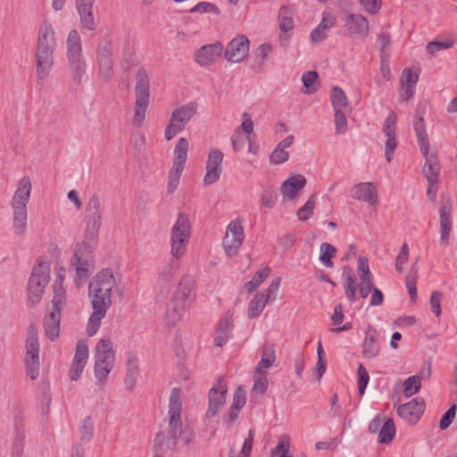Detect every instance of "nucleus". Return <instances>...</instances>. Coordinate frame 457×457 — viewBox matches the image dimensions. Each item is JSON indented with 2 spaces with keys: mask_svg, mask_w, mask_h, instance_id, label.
Instances as JSON below:
<instances>
[{
  "mask_svg": "<svg viewBox=\"0 0 457 457\" xmlns=\"http://www.w3.org/2000/svg\"><path fill=\"white\" fill-rule=\"evenodd\" d=\"M116 286V279L111 269L99 271L89 283L88 291L93 312L87 322V333L94 336L100 328L102 320L112 305L111 294Z\"/></svg>",
  "mask_w": 457,
  "mask_h": 457,
  "instance_id": "obj_1",
  "label": "nucleus"
},
{
  "mask_svg": "<svg viewBox=\"0 0 457 457\" xmlns=\"http://www.w3.org/2000/svg\"><path fill=\"white\" fill-rule=\"evenodd\" d=\"M31 181L29 177H23L18 183V187L12 200L13 210V230L18 236H23L26 231L28 212L27 204L31 192Z\"/></svg>",
  "mask_w": 457,
  "mask_h": 457,
  "instance_id": "obj_3",
  "label": "nucleus"
},
{
  "mask_svg": "<svg viewBox=\"0 0 457 457\" xmlns=\"http://www.w3.org/2000/svg\"><path fill=\"white\" fill-rule=\"evenodd\" d=\"M49 280L50 264L47 261L39 257L37 259L28 281V300L32 305L40 302Z\"/></svg>",
  "mask_w": 457,
  "mask_h": 457,
  "instance_id": "obj_4",
  "label": "nucleus"
},
{
  "mask_svg": "<svg viewBox=\"0 0 457 457\" xmlns=\"http://www.w3.org/2000/svg\"><path fill=\"white\" fill-rule=\"evenodd\" d=\"M425 157V164L422 168L423 175L427 180H437L440 172V164L436 154L429 153V148L420 150Z\"/></svg>",
  "mask_w": 457,
  "mask_h": 457,
  "instance_id": "obj_28",
  "label": "nucleus"
},
{
  "mask_svg": "<svg viewBox=\"0 0 457 457\" xmlns=\"http://www.w3.org/2000/svg\"><path fill=\"white\" fill-rule=\"evenodd\" d=\"M421 383L419 377L411 376L403 381V395L406 397H411L420 389Z\"/></svg>",
  "mask_w": 457,
  "mask_h": 457,
  "instance_id": "obj_50",
  "label": "nucleus"
},
{
  "mask_svg": "<svg viewBox=\"0 0 457 457\" xmlns=\"http://www.w3.org/2000/svg\"><path fill=\"white\" fill-rule=\"evenodd\" d=\"M378 331L371 325H369L362 343V355L364 358H374L379 354L380 347L378 344Z\"/></svg>",
  "mask_w": 457,
  "mask_h": 457,
  "instance_id": "obj_27",
  "label": "nucleus"
},
{
  "mask_svg": "<svg viewBox=\"0 0 457 457\" xmlns=\"http://www.w3.org/2000/svg\"><path fill=\"white\" fill-rule=\"evenodd\" d=\"M96 242L84 239L75 246L74 253L71 261V267L76 271L75 283L78 287L90 275L89 269L94 264L93 250Z\"/></svg>",
  "mask_w": 457,
  "mask_h": 457,
  "instance_id": "obj_5",
  "label": "nucleus"
},
{
  "mask_svg": "<svg viewBox=\"0 0 457 457\" xmlns=\"http://www.w3.org/2000/svg\"><path fill=\"white\" fill-rule=\"evenodd\" d=\"M139 375V367H138V358L134 353H129L127 365H126V377L124 379V384L126 389L132 391L137 381V377Z\"/></svg>",
  "mask_w": 457,
  "mask_h": 457,
  "instance_id": "obj_32",
  "label": "nucleus"
},
{
  "mask_svg": "<svg viewBox=\"0 0 457 457\" xmlns=\"http://www.w3.org/2000/svg\"><path fill=\"white\" fill-rule=\"evenodd\" d=\"M190 12H201V13H206V12H212L216 15H220V12L218 6L215 4L209 3V2H200L196 5H195L191 10Z\"/></svg>",
  "mask_w": 457,
  "mask_h": 457,
  "instance_id": "obj_60",
  "label": "nucleus"
},
{
  "mask_svg": "<svg viewBox=\"0 0 457 457\" xmlns=\"http://www.w3.org/2000/svg\"><path fill=\"white\" fill-rule=\"evenodd\" d=\"M228 392L227 384L222 378L209 391V404L205 413L206 419L214 418L223 408Z\"/></svg>",
  "mask_w": 457,
  "mask_h": 457,
  "instance_id": "obj_15",
  "label": "nucleus"
},
{
  "mask_svg": "<svg viewBox=\"0 0 457 457\" xmlns=\"http://www.w3.org/2000/svg\"><path fill=\"white\" fill-rule=\"evenodd\" d=\"M245 239L244 228L239 220H231L223 237V248L229 257L235 255Z\"/></svg>",
  "mask_w": 457,
  "mask_h": 457,
  "instance_id": "obj_14",
  "label": "nucleus"
},
{
  "mask_svg": "<svg viewBox=\"0 0 457 457\" xmlns=\"http://www.w3.org/2000/svg\"><path fill=\"white\" fill-rule=\"evenodd\" d=\"M84 220L102 221L101 201L98 195H92L86 207Z\"/></svg>",
  "mask_w": 457,
  "mask_h": 457,
  "instance_id": "obj_38",
  "label": "nucleus"
},
{
  "mask_svg": "<svg viewBox=\"0 0 457 457\" xmlns=\"http://www.w3.org/2000/svg\"><path fill=\"white\" fill-rule=\"evenodd\" d=\"M136 102L133 124L141 127L145 119V112L150 101V82L148 74L144 68H140L136 75Z\"/></svg>",
  "mask_w": 457,
  "mask_h": 457,
  "instance_id": "obj_6",
  "label": "nucleus"
},
{
  "mask_svg": "<svg viewBox=\"0 0 457 457\" xmlns=\"http://www.w3.org/2000/svg\"><path fill=\"white\" fill-rule=\"evenodd\" d=\"M355 200H362L372 206L378 204V194L372 182H361L353 186L350 191Z\"/></svg>",
  "mask_w": 457,
  "mask_h": 457,
  "instance_id": "obj_23",
  "label": "nucleus"
},
{
  "mask_svg": "<svg viewBox=\"0 0 457 457\" xmlns=\"http://www.w3.org/2000/svg\"><path fill=\"white\" fill-rule=\"evenodd\" d=\"M254 384L253 390L257 393L262 395L268 388V379L266 377L265 371L254 370Z\"/></svg>",
  "mask_w": 457,
  "mask_h": 457,
  "instance_id": "obj_53",
  "label": "nucleus"
},
{
  "mask_svg": "<svg viewBox=\"0 0 457 457\" xmlns=\"http://www.w3.org/2000/svg\"><path fill=\"white\" fill-rule=\"evenodd\" d=\"M272 47L270 44H262L254 52V59L258 66L261 67L266 57L270 54Z\"/></svg>",
  "mask_w": 457,
  "mask_h": 457,
  "instance_id": "obj_62",
  "label": "nucleus"
},
{
  "mask_svg": "<svg viewBox=\"0 0 457 457\" xmlns=\"http://www.w3.org/2000/svg\"><path fill=\"white\" fill-rule=\"evenodd\" d=\"M401 80L403 85L415 87L419 80V73L412 72L411 68H405L403 71Z\"/></svg>",
  "mask_w": 457,
  "mask_h": 457,
  "instance_id": "obj_64",
  "label": "nucleus"
},
{
  "mask_svg": "<svg viewBox=\"0 0 457 457\" xmlns=\"http://www.w3.org/2000/svg\"><path fill=\"white\" fill-rule=\"evenodd\" d=\"M425 411V402L420 397H416L409 403L401 404L397 408L398 415L403 420L413 423L420 420Z\"/></svg>",
  "mask_w": 457,
  "mask_h": 457,
  "instance_id": "obj_22",
  "label": "nucleus"
},
{
  "mask_svg": "<svg viewBox=\"0 0 457 457\" xmlns=\"http://www.w3.org/2000/svg\"><path fill=\"white\" fill-rule=\"evenodd\" d=\"M289 448V437L287 436H283L277 446L271 451V456L275 457L276 455H278V457H294L293 455L288 454Z\"/></svg>",
  "mask_w": 457,
  "mask_h": 457,
  "instance_id": "obj_54",
  "label": "nucleus"
},
{
  "mask_svg": "<svg viewBox=\"0 0 457 457\" xmlns=\"http://www.w3.org/2000/svg\"><path fill=\"white\" fill-rule=\"evenodd\" d=\"M223 154L220 150L213 148L208 154L206 162V173L204 178V184L210 186L219 180L222 172L221 163Z\"/></svg>",
  "mask_w": 457,
  "mask_h": 457,
  "instance_id": "obj_17",
  "label": "nucleus"
},
{
  "mask_svg": "<svg viewBox=\"0 0 457 457\" xmlns=\"http://www.w3.org/2000/svg\"><path fill=\"white\" fill-rule=\"evenodd\" d=\"M395 436V427L392 419L386 420L379 430L378 442L390 443Z\"/></svg>",
  "mask_w": 457,
  "mask_h": 457,
  "instance_id": "obj_44",
  "label": "nucleus"
},
{
  "mask_svg": "<svg viewBox=\"0 0 457 457\" xmlns=\"http://www.w3.org/2000/svg\"><path fill=\"white\" fill-rule=\"evenodd\" d=\"M268 302L269 295H256L255 297L250 302L248 306L249 318L254 319L259 317Z\"/></svg>",
  "mask_w": 457,
  "mask_h": 457,
  "instance_id": "obj_42",
  "label": "nucleus"
},
{
  "mask_svg": "<svg viewBox=\"0 0 457 457\" xmlns=\"http://www.w3.org/2000/svg\"><path fill=\"white\" fill-rule=\"evenodd\" d=\"M79 431L81 443H87L92 439L94 435V423L91 417L87 416L83 420Z\"/></svg>",
  "mask_w": 457,
  "mask_h": 457,
  "instance_id": "obj_47",
  "label": "nucleus"
},
{
  "mask_svg": "<svg viewBox=\"0 0 457 457\" xmlns=\"http://www.w3.org/2000/svg\"><path fill=\"white\" fill-rule=\"evenodd\" d=\"M66 48L68 60L83 58L81 37L76 29H71L69 32L66 39Z\"/></svg>",
  "mask_w": 457,
  "mask_h": 457,
  "instance_id": "obj_33",
  "label": "nucleus"
},
{
  "mask_svg": "<svg viewBox=\"0 0 457 457\" xmlns=\"http://www.w3.org/2000/svg\"><path fill=\"white\" fill-rule=\"evenodd\" d=\"M276 360L275 349L271 345H265L262 349V358L258 362L255 370L264 371V369L270 368Z\"/></svg>",
  "mask_w": 457,
  "mask_h": 457,
  "instance_id": "obj_40",
  "label": "nucleus"
},
{
  "mask_svg": "<svg viewBox=\"0 0 457 457\" xmlns=\"http://www.w3.org/2000/svg\"><path fill=\"white\" fill-rule=\"evenodd\" d=\"M318 79V73L316 71H306L302 76V81L306 90L305 93L312 94L316 92V87L313 86L314 82Z\"/></svg>",
  "mask_w": 457,
  "mask_h": 457,
  "instance_id": "obj_56",
  "label": "nucleus"
},
{
  "mask_svg": "<svg viewBox=\"0 0 457 457\" xmlns=\"http://www.w3.org/2000/svg\"><path fill=\"white\" fill-rule=\"evenodd\" d=\"M418 278V267L417 262H415L411 269L408 271L406 276V287L408 289V293L411 299H416L417 297V288H416V280Z\"/></svg>",
  "mask_w": 457,
  "mask_h": 457,
  "instance_id": "obj_46",
  "label": "nucleus"
},
{
  "mask_svg": "<svg viewBox=\"0 0 457 457\" xmlns=\"http://www.w3.org/2000/svg\"><path fill=\"white\" fill-rule=\"evenodd\" d=\"M331 103L335 110H342L349 106L348 99L344 90L337 86L332 87Z\"/></svg>",
  "mask_w": 457,
  "mask_h": 457,
  "instance_id": "obj_43",
  "label": "nucleus"
},
{
  "mask_svg": "<svg viewBox=\"0 0 457 457\" xmlns=\"http://www.w3.org/2000/svg\"><path fill=\"white\" fill-rule=\"evenodd\" d=\"M306 185V179L304 176L298 174L290 176L281 186V194L284 198L292 200L295 198L299 190Z\"/></svg>",
  "mask_w": 457,
  "mask_h": 457,
  "instance_id": "obj_29",
  "label": "nucleus"
},
{
  "mask_svg": "<svg viewBox=\"0 0 457 457\" xmlns=\"http://www.w3.org/2000/svg\"><path fill=\"white\" fill-rule=\"evenodd\" d=\"M231 140L233 149L239 151L244 147L246 140L250 142V137L245 136L240 128H237L232 134Z\"/></svg>",
  "mask_w": 457,
  "mask_h": 457,
  "instance_id": "obj_55",
  "label": "nucleus"
},
{
  "mask_svg": "<svg viewBox=\"0 0 457 457\" xmlns=\"http://www.w3.org/2000/svg\"><path fill=\"white\" fill-rule=\"evenodd\" d=\"M270 270L265 268L258 270L253 278L245 285V288L248 293L255 291V289L263 282V280L270 275Z\"/></svg>",
  "mask_w": 457,
  "mask_h": 457,
  "instance_id": "obj_49",
  "label": "nucleus"
},
{
  "mask_svg": "<svg viewBox=\"0 0 457 457\" xmlns=\"http://www.w3.org/2000/svg\"><path fill=\"white\" fill-rule=\"evenodd\" d=\"M294 140V136L290 135L280 141L270 154V162L272 164H281L287 162L289 158V154L286 149L292 145Z\"/></svg>",
  "mask_w": 457,
  "mask_h": 457,
  "instance_id": "obj_34",
  "label": "nucleus"
},
{
  "mask_svg": "<svg viewBox=\"0 0 457 457\" xmlns=\"http://www.w3.org/2000/svg\"><path fill=\"white\" fill-rule=\"evenodd\" d=\"M115 354L110 338H102L96 346L95 375L100 384H104L114 365Z\"/></svg>",
  "mask_w": 457,
  "mask_h": 457,
  "instance_id": "obj_7",
  "label": "nucleus"
},
{
  "mask_svg": "<svg viewBox=\"0 0 457 457\" xmlns=\"http://www.w3.org/2000/svg\"><path fill=\"white\" fill-rule=\"evenodd\" d=\"M278 20L281 32L287 34L294 29L293 12L289 7L284 5L280 8Z\"/></svg>",
  "mask_w": 457,
  "mask_h": 457,
  "instance_id": "obj_41",
  "label": "nucleus"
},
{
  "mask_svg": "<svg viewBox=\"0 0 457 457\" xmlns=\"http://www.w3.org/2000/svg\"><path fill=\"white\" fill-rule=\"evenodd\" d=\"M335 126L337 134H342L347 129L346 116L342 110H335Z\"/></svg>",
  "mask_w": 457,
  "mask_h": 457,
  "instance_id": "obj_63",
  "label": "nucleus"
},
{
  "mask_svg": "<svg viewBox=\"0 0 457 457\" xmlns=\"http://www.w3.org/2000/svg\"><path fill=\"white\" fill-rule=\"evenodd\" d=\"M232 317L228 314L220 319L214 337V345L216 346H223L229 339L233 328Z\"/></svg>",
  "mask_w": 457,
  "mask_h": 457,
  "instance_id": "obj_31",
  "label": "nucleus"
},
{
  "mask_svg": "<svg viewBox=\"0 0 457 457\" xmlns=\"http://www.w3.org/2000/svg\"><path fill=\"white\" fill-rule=\"evenodd\" d=\"M189 303L172 297L170 307L166 312V320L170 325L174 326L181 320Z\"/></svg>",
  "mask_w": 457,
  "mask_h": 457,
  "instance_id": "obj_35",
  "label": "nucleus"
},
{
  "mask_svg": "<svg viewBox=\"0 0 457 457\" xmlns=\"http://www.w3.org/2000/svg\"><path fill=\"white\" fill-rule=\"evenodd\" d=\"M195 287V278L193 276L185 275L180 279L178 289L173 295L174 298L179 299L180 301L188 303L190 304L191 302V294Z\"/></svg>",
  "mask_w": 457,
  "mask_h": 457,
  "instance_id": "obj_36",
  "label": "nucleus"
},
{
  "mask_svg": "<svg viewBox=\"0 0 457 457\" xmlns=\"http://www.w3.org/2000/svg\"><path fill=\"white\" fill-rule=\"evenodd\" d=\"M55 32L50 21H44L39 25L36 48L55 49Z\"/></svg>",
  "mask_w": 457,
  "mask_h": 457,
  "instance_id": "obj_25",
  "label": "nucleus"
},
{
  "mask_svg": "<svg viewBox=\"0 0 457 457\" xmlns=\"http://www.w3.org/2000/svg\"><path fill=\"white\" fill-rule=\"evenodd\" d=\"M181 390L179 387H174L171 391L169 400V429L166 433L170 445L174 447L181 436V408L182 403L180 400Z\"/></svg>",
  "mask_w": 457,
  "mask_h": 457,
  "instance_id": "obj_9",
  "label": "nucleus"
},
{
  "mask_svg": "<svg viewBox=\"0 0 457 457\" xmlns=\"http://www.w3.org/2000/svg\"><path fill=\"white\" fill-rule=\"evenodd\" d=\"M454 41L453 39H446L445 41H432L427 45V51L434 54L441 50L448 49L453 46Z\"/></svg>",
  "mask_w": 457,
  "mask_h": 457,
  "instance_id": "obj_58",
  "label": "nucleus"
},
{
  "mask_svg": "<svg viewBox=\"0 0 457 457\" xmlns=\"http://www.w3.org/2000/svg\"><path fill=\"white\" fill-rule=\"evenodd\" d=\"M62 289L55 288V295L52 301L50 312L46 315L44 320V328L46 335L51 340L58 337L60 333L61 320V306L62 303Z\"/></svg>",
  "mask_w": 457,
  "mask_h": 457,
  "instance_id": "obj_13",
  "label": "nucleus"
},
{
  "mask_svg": "<svg viewBox=\"0 0 457 457\" xmlns=\"http://www.w3.org/2000/svg\"><path fill=\"white\" fill-rule=\"evenodd\" d=\"M413 128L420 150L425 151L427 148H429L428 136L424 123V119L419 110L416 111V120H414Z\"/></svg>",
  "mask_w": 457,
  "mask_h": 457,
  "instance_id": "obj_37",
  "label": "nucleus"
},
{
  "mask_svg": "<svg viewBox=\"0 0 457 457\" xmlns=\"http://www.w3.org/2000/svg\"><path fill=\"white\" fill-rule=\"evenodd\" d=\"M99 62V72L102 79L109 80L113 74V62L112 58V49L109 43L100 46L97 52Z\"/></svg>",
  "mask_w": 457,
  "mask_h": 457,
  "instance_id": "obj_24",
  "label": "nucleus"
},
{
  "mask_svg": "<svg viewBox=\"0 0 457 457\" xmlns=\"http://www.w3.org/2000/svg\"><path fill=\"white\" fill-rule=\"evenodd\" d=\"M345 27L351 34L366 37L369 33V21L361 14H350L345 21Z\"/></svg>",
  "mask_w": 457,
  "mask_h": 457,
  "instance_id": "obj_30",
  "label": "nucleus"
},
{
  "mask_svg": "<svg viewBox=\"0 0 457 457\" xmlns=\"http://www.w3.org/2000/svg\"><path fill=\"white\" fill-rule=\"evenodd\" d=\"M250 41L244 35H238L227 45L224 49V58L228 62H241L249 53Z\"/></svg>",
  "mask_w": 457,
  "mask_h": 457,
  "instance_id": "obj_16",
  "label": "nucleus"
},
{
  "mask_svg": "<svg viewBox=\"0 0 457 457\" xmlns=\"http://www.w3.org/2000/svg\"><path fill=\"white\" fill-rule=\"evenodd\" d=\"M169 438L165 432H159L154 438V448L155 451V454L161 455L160 453L164 452L166 450H170L174 446L170 445Z\"/></svg>",
  "mask_w": 457,
  "mask_h": 457,
  "instance_id": "obj_52",
  "label": "nucleus"
},
{
  "mask_svg": "<svg viewBox=\"0 0 457 457\" xmlns=\"http://www.w3.org/2000/svg\"><path fill=\"white\" fill-rule=\"evenodd\" d=\"M315 203H316V195H312L310 196V198L307 200V202L304 204V205L298 210V212H297L298 219L301 220H309L313 214V210L315 208Z\"/></svg>",
  "mask_w": 457,
  "mask_h": 457,
  "instance_id": "obj_51",
  "label": "nucleus"
},
{
  "mask_svg": "<svg viewBox=\"0 0 457 457\" xmlns=\"http://www.w3.org/2000/svg\"><path fill=\"white\" fill-rule=\"evenodd\" d=\"M86 224L84 231V239L90 242H96L102 221L99 220H84Z\"/></svg>",
  "mask_w": 457,
  "mask_h": 457,
  "instance_id": "obj_48",
  "label": "nucleus"
},
{
  "mask_svg": "<svg viewBox=\"0 0 457 457\" xmlns=\"http://www.w3.org/2000/svg\"><path fill=\"white\" fill-rule=\"evenodd\" d=\"M88 359V346L85 341H79L72 361L87 363Z\"/></svg>",
  "mask_w": 457,
  "mask_h": 457,
  "instance_id": "obj_57",
  "label": "nucleus"
},
{
  "mask_svg": "<svg viewBox=\"0 0 457 457\" xmlns=\"http://www.w3.org/2000/svg\"><path fill=\"white\" fill-rule=\"evenodd\" d=\"M95 0H76L77 10L79 15L82 29L94 30L96 22L93 16V4Z\"/></svg>",
  "mask_w": 457,
  "mask_h": 457,
  "instance_id": "obj_26",
  "label": "nucleus"
},
{
  "mask_svg": "<svg viewBox=\"0 0 457 457\" xmlns=\"http://www.w3.org/2000/svg\"><path fill=\"white\" fill-rule=\"evenodd\" d=\"M224 51L222 43L205 45L200 47L195 54V62L201 66H206L214 63Z\"/></svg>",
  "mask_w": 457,
  "mask_h": 457,
  "instance_id": "obj_20",
  "label": "nucleus"
},
{
  "mask_svg": "<svg viewBox=\"0 0 457 457\" xmlns=\"http://www.w3.org/2000/svg\"><path fill=\"white\" fill-rule=\"evenodd\" d=\"M55 49L36 48V74L37 80L45 81L54 65V52Z\"/></svg>",
  "mask_w": 457,
  "mask_h": 457,
  "instance_id": "obj_18",
  "label": "nucleus"
},
{
  "mask_svg": "<svg viewBox=\"0 0 457 457\" xmlns=\"http://www.w3.org/2000/svg\"><path fill=\"white\" fill-rule=\"evenodd\" d=\"M190 234L191 226L188 215L180 212L171 228L170 253L175 259H179L185 253Z\"/></svg>",
  "mask_w": 457,
  "mask_h": 457,
  "instance_id": "obj_8",
  "label": "nucleus"
},
{
  "mask_svg": "<svg viewBox=\"0 0 457 457\" xmlns=\"http://www.w3.org/2000/svg\"><path fill=\"white\" fill-rule=\"evenodd\" d=\"M396 120V114L395 112H391L384 123L383 132L386 137L385 144V156L387 162H391L397 145L395 137Z\"/></svg>",
  "mask_w": 457,
  "mask_h": 457,
  "instance_id": "obj_21",
  "label": "nucleus"
},
{
  "mask_svg": "<svg viewBox=\"0 0 457 457\" xmlns=\"http://www.w3.org/2000/svg\"><path fill=\"white\" fill-rule=\"evenodd\" d=\"M358 373V390L360 395H363L370 380V376L362 364H359Z\"/></svg>",
  "mask_w": 457,
  "mask_h": 457,
  "instance_id": "obj_61",
  "label": "nucleus"
},
{
  "mask_svg": "<svg viewBox=\"0 0 457 457\" xmlns=\"http://www.w3.org/2000/svg\"><path fill=\"white\" fill-rule=\"evenodd\" d=\"M197 104L195 102L188 103L177 108L169 120L165 129L164 137L166 140H171L178 133L181 132L187 122L196 112Z\"/></svg>",
  "mask_w": 457,
  "mask_h": 457,
  "instance_id": "obj_11",
  "label": "nucleus"
},
{
  "mask_svg": "<svg viewBox=\"0 0 457 457\" xmlns=\"http://www.w3.org/2000/svg\"><path fill=\"white\" fill-rule=\"evenodd\" d=\"M68 67L75 84L82 83V77L86 72V62L84 58L68 60Z\"/></svg>",
  "mask_w": 457,
  "mask_h": 457,
  "instance_id": "obj_39",
  "label": "nucleus"
},
{
  "mask_svg": "<svg viewBox=\"0 0 457 457\" xmlns=\"http://www.w3.org/2000/svg\"><path fill=\"white\" fill-rule=\"evenodd\" d=\"M320 261L328 268L333 266L332 258L336 256L337 249L329 243H322L320 246Z\"/></svg>",
  "mask_w": 457,
  "mask_h": 457,
  "instance_id": "obj_45",
  "label": "nucleus"
},
{
  "mask_svg": "<svg viewBox=\"0 0 457 457\" xmlns=\"http://www.w3.org/2000/svg\"><path fill=\"white\" fill-rule=\"evenodd\" d=\"M36 334V328L30 326L29 328L25 345V364L27 374L31 379H36L39 374V344Z\"/></svg>",
  "mask_w": 457,
  "mask_h": 457,
  "instance_id": "obj_12",
  "label": "nucleus"
},
{
  "mask_svg": "<svg viewBox=\"0 0 457 457\" xmlns=\"http://www.w3.org/2000/svg\"><path fill=\"white\" fill-rule=\"evenodd\" d=\"M188 141L181 137L178 140L174 149L172 168L169 171L167 192L172 194L177 189L181 173L187 159Z\"/></svg>",
  "mask_w": 457,
  "mask_h": 457,
  "instance_id": "obj_10",
  "label": "nucleus"
},
{
  "mask_svg": "<svg viewBox=\"0 0 457 457\" xmlns=\"http://www.w3.org/2000/svg\"><path fill=\"white\" fill-rule=\"evenodd\" d=\"M440 241L444 245L449 242L452 229L451 213L452 202L448 195H442L440 201Z\"/></svg>",
  "mask_w": 457,
  "mask_h": 457,
  "instance_id": "obj_19",
  "label": "nucleus"
},
{
  "mask_svg": "<svg viewBox=\"0 0 457 457\" xmlns=\"http://www.w3.org/2000/svg\"><path fill=\"white\" fill-rule=\"evenodd\" d=\"M457 406L455 403L452 404L450 408L446 411V412L443 415L439 422V428L442 430H445L449 428V426L453 421L456 415Z\"/></svg>",
  "mask_w": 457,
  "mask_h": 457,
  "instance_id": "obj_59",
  "label": "nucleus"
},
{
  "mask_svg": "<svg viewBox=\"0 0 457 457\" xmlns=\"http://www.w3.org/2000/svg\"><path fill=\"white\" fill-rule=\"evenodd\" d=\"M357 272L360 278L359 285L356 284V277L353 270L348 266L343 268V287L346 298L352 303L357 300V290L362 298H366L372 288L373 275L370 270L367 257L360 256L358 258Z\"/></svg>",
  "mask_w": 457,
  "mask_h": 457,
  "instance_id": "obj_2",
  "label": "nucleus"
}]
</instances>
